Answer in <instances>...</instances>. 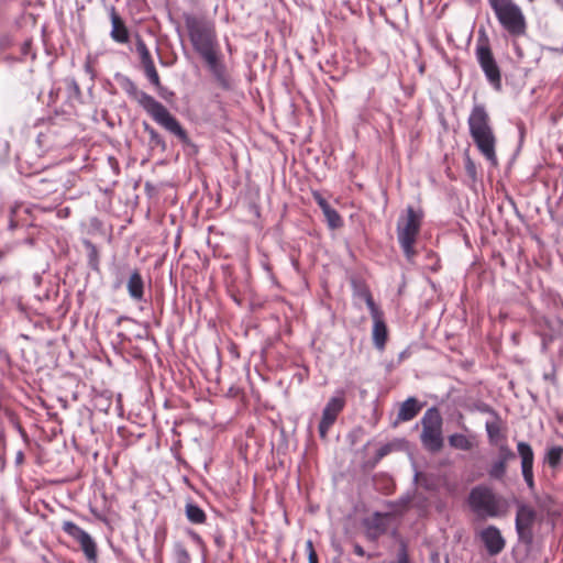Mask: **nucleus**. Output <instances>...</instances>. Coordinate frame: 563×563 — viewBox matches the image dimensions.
<instances>
[{
  "instance_id": "nucleus-1",
  "label": "nucleus",
  "mask_w": 563,
  "mask_h": 563,
  "mask_svg": "<svg viewBox=\"0 0 563 563\" xmlns=\"http://www.w3.org/2000/svg\"><path fill=\"white\" fill-rule=\"evenodd\" d=\"M120 88L162 128L176 136L184 145H194L187 131L168 109L147 92L140 90L135 82L121 73L114 75Z\"/></svg>"
},
{
  "instance_id": "nucleus-2",
  "label": "nucleus",
  "mask_w": 563,
  "mask_h": 563,
  "mask_svg": "<svg viewBox=\"0 0 563 563\" xmlns=\"http://www.w3.org/2000/svg\"><path fill=\"white\" fill-rule=\"evenodd\" d=\"M470 135L479 153L493 165L498 164L496 155V143L490 117L486 107L482 103H475L467 119Z\"/></svg>"
},
{
  "instance_id": "nucleus-3",
  "label": "nucleus",
  "mask_w": 563,
  "mask_h": 563,
  "mask_svg": "<svg viewBox=\"0 0 563 563\" xmlns=\"http://www.w3.org/2000/svg\"><path fill=\"white\" fill-rule=\"evenodd\" d=\"M185 25L194 51L206 57L220 49L216 24L206 15L184 13Z\"/></svg>"
},
{
  "instance_id": "nucleus-4",
  "label": "nucleus",
  "mask_w": 563,
  "mask_h": 563,
  "mask_svg": "<svg viewBox=\"0 0 563 563\" xmlns=\"http://www.w3.org/2000/svg\"><path fill=\"white\" fill-rule=\"evenodd\" d=\"M423 211L412 206H407L406 216L400 217L397 223V239L408 261L416 256L415 243L422 224Z\"/></svg>"
},
{
  "instance_id": "nucleus-5",
  "label": "nucleus",
  "mask_w": 563,
  "mask_h": 563,
  "mask_svg": "<svg viewBox=\"0 0 563 563\" xmlns=\"http://www.w3.org/2000/svg\"><path fill=\"white\" fill-rule=\"evenodd\" d=\"M500 25L512 36L526 33L525 15L518 4L512 0H488Z\"/></svg>"
},
{
  "instance_id": "nucleus-6",
  "label": "nucleus",
  "mask_w": 563,
  "mask_h": 563,
  "mask_svg": "<svg viewBox=\"0 0 563 563\" xmlns=\"http://www.w3.org/2000/svg\"><path fill=\"white\" fill-rule=\"evenodd\" d=\"M471 510L478 518H495L500 516V499L492 488L478 485L471 489L467 498Z\"/></svg>"
},
{
  "instance_id": "nucleus-7",
  "label": "nucleus",
  "mask_w": 563,
  "mask_h": 563,
  "mask_svg": "<svg viewBox=\"0 0 563 563\" xmlns=\"http://www.w3.org/2000/svg\"><path fill=\"white\" fill-rule=\"evenodd\" d=\"M422 432L420 440L424 449L435 453L443 448L442 424L440 411L435 407L426 410L421 418Z\"/></svg>"
},
{
  "instance_id": "nucleus-8",
  "label": "nucleus",
  "mask_w": 563,
  "mask_h": 563,
  "mask_svg": "<svg viewBox=\"0 0 563 563\" xmlns=\"http://www.w3.org/2000/svg\"><path fill=\"white\" fill-rule=\"evenodd\" d=\"M63 531L79 543L88 563H98V548L92 537L73 521H64Z\"/></svg>"
},
{
  "instance_id": "nucleus-9",
  "label": "nucleus",
  "mask_w": 563,
  "mask_h": 563,
  "mask_svg": "<svg viewBox=\"0 0 563 563\" xmlns=\"http://www.w3.org/2000/svg\"><path fill=\"white\" fill-rule=\"evenodd\" d=\"M475 53L477 62L484 71L486 79L495 89L499 90L501 87L500 69L489 45L487 43L477 44Z\"/></svg>"
},
{
  "instance_id": "nucleus-10",
  "label": "nucleus",
  "mask_w": 563,
  "mask_h": 563,
  "mask_svg": "<svg viewBox=\"0 0 563 563\" xmlns=\"http://www.w3.org/2000/svg\"><path fill=\"white\" fill-rule=\"evenodd\" d=\"M536 510L527 505L519 504L516 512V531L520 541L531 544L533 540L532 526L536 521Z\"/></svg>"
},
{
  "instance_id": "nucleus-11",
  "label": "nucleus",
  "mask_w": 563,
  "mask_h": 563,
  "mask_svg": "<svg viewBox=\"0 0 563 563\" xmlns=\"http://www.w3.org/2000/svg\"><path fill=\"white\" fill-rule=\"evenodd\" d=\"M207 65L212 77L217 81L218 86L223 90H231L233 88L231 77L228 73L225 63L221 49L201 58Z\"/></svg>"
},
{
  "instance_id": "nucleus-12",
  "label": "nucleus",
  "mask_w": 563,
  "mask_h": 563,
  "mask_svg": "<svg viewBox=\"0 0 563 563\" xmlns=\"http://www.w3.org/2000/svg\"><path fill=\"white\" fill-rule=\"evenodd\" d=\"M517 453L520 457L521 474L530 492H534L536 483L533 475L534 452L532 446L526 441L517 443Z\"/></svg>"
},
{
  "instance_id": "nucleus-13",
  "label": "nucleus",
  "mask_w": 563,
  "mask_h": 563,
  "mask_svg": "<svg viewBox=\"0 0 563 563\" xmlns=\"http://www.w3.org/2000/svg\"><path fill=\"white\" fill-rule=\"evenodd\" d=\"M136 52L140 56V62L142 64V67L144 69V74H145L147 80L161 93V91L164 88L162 86L159 75L156 70L154 60L151 56V53H150L145 42L140 36H137V38H136Z\"/></svg>"
},
{
  "instance_id": "nucleus-14",
  "label": "nucleus",
  "mask_w": 563,
  "mask_h": 563,
  "mask_svg": "<svg viewBox=\"0 0 563 563\" xmlns=\"http://www.w3.org/2000/svg\"><path fill=\"white\" fill-rule=\"evenodd\" d=\"M515 459V453L507 444L498 448V457L492 463L487 473L492 479L501 481L507 473V463Z\"/></svg>"
},
{
  "instance_id": "nucleus-15",
  "label": "nucleus",
  "mask_w": 563,
  "mask_h": 563,
  "mask_svg": "<svg viewBox=\"0 0 563 563\" xmlns=\"http://www.w3.org/2000/svg\"><path fill=\"white\" fill-rule=\"evenodd\" d=\"M481 540L490 555L499 554L506 544L500 530L495 526H488L483 529L481 531Z\"/></svg>"
},
{
  "instance_id": "nucleus-16",
  "label": "nucleus",
  "mask_w": 563,
  "mask_h": 563,
  "mask_svg": "<svg viewBox=\"0 0 563 563\" xmlns=\"http://www.w3.org/2000/svg\"><path fill=\"white\" fill-rule=\"evenodd\" d=\"M110 20H111V32L110 36L111 38L120 44H124L129 42V30L125 26L124 21L121 19V16L117 13V10L114 7L110 8Z\"/></svg>"
},
{
  "instance_id": "nucleus-17",
  "label": "nucleus",
  "mask_w": 563,
  "mask_h": 563,
  "mask_svg": "<svg viewBox=\"0 0 563 563\" xmlns=\"http://www.w3.org/2000/svg\"><path fill=\"white\" fill-rule=\"evenodd\" d=\"M126 289L133 301H144V280L139 269L131 272L126 283Z\"/></svg>"
},
{
  "instance_id": "nucleus-18",
  "label": "nucleus",
  "mask_w": 563,
  "mask_h": 563,
  "mask_svg": "<svg viewBox=\"0 0 563 563\" xmlns=\"http://www.w3.org/2000/svg\"><path fill=\"white\" fill-rule=\"evenodd\" d=\"M373 343L374 346L378 350H384L387 338H388V331L387 325L383 319V317H377L373 319Z\"/></svg>"
},
{
  "instance_id": "nucleus-19",
  "label": "nucleus",
  "mask_w": 563,
  "mask_h": 563,
  "mask_svg": "<svg viewBox=\"0 0 563 563\" xmlns=\"http://www.w3.org/2000/svg\"><path fill=\"white\" fill-rule=\"evenodd\" d=\"M421 405L418 400L415 397H409L400 405L397 420L410 421L419 413Z\"/></svg>"
},
{
  "instance_id": "nucleus-20",
  "label": "nucleus",
  "mask_w": 563,
  "mask_h": 563,
  "mask_svg": "<svg viewBox=\"0 0 563 563\" xmlns=\"http://www.w3.org/2000/svg\"><path fill=\"white\" fill-rule=\"evenodd\" d=\"M563 461V446L551 445L548 446L543 456V464L556 471Z\"/></svg>"
},
{
  "instance_id": "nucleus-21",
  "label": "nucleus",
  "mask_w": 563,
  "mask_h": 563,
  "mask_svg": "<svg viewBox=\"0 0 563 563\" xmlns=\"http://www.w3.org/2000/svg\"><path fill=\"white\" fill-rule=\"evenodd\" d=\"M185 515L187 520L192 525H202L207 522L206 512L194 501H188L185 505Z\"/></svg>"
},
{
  "instance_id": "nucleus-22",
  "label": "nucleus",
  "mask_w": 563,
  "mask_h": 563,
  "mask_svg": "<svg viewBox=\"0 0 563 563\" xmlns=\"http://www.w3.org/2000/svg\"><path fill=\"white\" fill-rule=\"evenodd\" d=\"M501 424L503 421L500 416H495L494 419L486 421L485 429L490 444H496L501 438H504L501 434Z\"/></svg>"
},
{
  "instance_id": "nucleus-23",
  "label": "nucleus",
  "mask_w": 563,
  "mask_h": 563,
  "mask_svg": "<svg viewBox=\"0 0 563 563\" xmlns=\"http://www.w3.org/2000/svg\"><path fill=\"white\" fill-rule=\"evenodd\" d=\"M451 448L461 451H470L474 446V437H467L462 433H453L448 438Z\"/></svg>"
},
{
  "instance_id": "nucleus-24",
  "label": "nucleus",
  "mask_w": 563,
  "mask_h": 563,
  "mask_svg": "<svg viewBox=\"0 0 563 563\" xmlns=\"http://www.w3.org/2000/svg\"><path fill=\"white\" fill-rule=\"evenodd\" d=\"M345 407V397L343 391H339L338 395L331 397L324 406L322 412H328L338 418L340 412Z\"/></svg>"
},
{
  "instance_id": "nucleus-25",
  "label": "nucleus",
  "mask_w": 563,
  "mask_h": 563,
  "mask_svg": "<svg viewBox=\"0 0 563 563\" xmlns=\"http://www.w3.org/2000/svg\"><path fill=\"white\" fill-rule=\"evenodd\" d=\"M143 129L148 135L151 147H159L164 152L167 145L163 136L146 122H143Z\"/></svg>"
},
{
  "instance_id": "nucleus-26",
  "label": "nucleus",
  "mask_w": 563,
  "mask_h": 563,
  "mask_svg": "<svg viewBox=\"0 0 563 563\" xmlns=\"http://www.w3.org/2000/svg\"><path fill=\"white\" fill-rule=\"evenodd\" d=\"M82 243L87 250L88 266L92 271L99 272V252L97 246L89 240H84Z\"/></svg>"
},
{
  "instance_id": "nucleus-27",
  "label": "nucleus",
  "mask_w": 563,
  "mask_h": 563,
  "mask_svg": "<svg viewBox=\"0 0 563 563\" xmlns=\"http://www.w3.org/2000/svg\"><path fill=\"white\" fill-rule=\"evenodd\" d=\"M173 560L174 563H191V556L181 541L173 544Z\"/></svg>"
},
{
  "instance_id": "nucleus-28",
  "label": "nucleus",
  "mask_w": 563,
  "mask_h": 563,
  "mask_svg": "<svg viewBox=\"0 0 563 563\" xmlns=\"http://www.w3.org/2000/svg\"><path fill=\"white\" fill-rule=\"evenodd\" d=\"M336 419V417L328 412H322V417L318 427L319 435L322 440H325L328 438V432L330 428L334 424Z\"/></svg>"
},
{
  "instance_id": "nucleus-29",
  "label": "nucleus",
  "mask_w": 563,
  "mask_h": 563,
  "mask_svg": "<svg viewBox=\"0 0 563 563\" xmlns=\"http://www.w3.org/2000/svg\"><path fill=\"white\" fill-rule=\"evenodd\" d=\"M323 214L325 217L328 225L331 229H338V228L342 227V224H343L342 218L339 214V212L335 209H333L332 207H330L329 209L323 211Z\"/></svg>"
},
{
  "instance_id": "nucleus-30",
  "label": "nucleus",
  "mask_w": 563,
  "mask_h": 563,
  "mask_svg": "<svg viewBox=\"0 0 563 563\" xmlns=\"http://www.w3.org/2000/svg\"><path fill=\"white\" fill-rule=\"evenodd\" d=\"M63 82L66 86L68 99H79L81 97V90L75 78H65Z\"/></svg>"
},
{
  "instance_id": "nucleus-31",
  "label": "nucleus",
  "mask_w": 563,
  "mask_h": 563,
  "mask_svg": "<svg viewBox=\"0 0 563 563\" xmlns=\"http://www.w3.org/2000/svg\"><path fill=\"white\" fill-rule=\"evenodd\" d=\"M464 168H465V173L466 175L473 180L475 181L477 179V168H476V164L475 162L471 158L470 155H465V158H464Z\"/></svg>"
},
{
  "instance_id": "nucleus-32",
  "label": "nucleus",
  "mask_w": 563,
  "mask_h": 563,
  "mask_svg": "<svg viewBox=\"0 0 563 563\" xmlns=\"http://www.w3.org/2000/svg\"><path fill=\"white\" fill-rule=\"evenodd\" d=\"M365 302H366L367 308L369 309V312H371V316L373 319H375L377 317H383V313L376 306L369 290H366V301Z\"/></svg>"
},
{
  "instance_id": "nucleus-33",
  "label": "nucleus",
  "mask_w": 563,
  "mask_h": 563,
  "mask_svg": "<svg viewBox=\"0 0 563 563\" xmlns=\"http://www.w3.org/2000/svg\"><path fill=\"white\" fill-rule=\"evenodd\" d=\"M186 533L199 547L202 554H205V552L207 550V545H206V542L203 541V539L201 538V536L192 529H187Z\"/></svg>"
},
{
  "instance_id": "nucleus-34",
  "label": "nucleus",
  "mask_w": 563,
  "mask_h": 563,
  "mask_svg": "<svg viewBox=\"0 0 563 563\" xmlns=\"http://www.w3.org/2000/svg\"><path fill=\"white\" fill-rule=\"evenodd\" d=\"M212 539H213L216 547L219 550H223L225 548V545H227L225 537H224L223 532L218 527H216V529L212 533Z\"/></svg>"
},
{
  "instance_id": "nucleus-35",
  "label": "nucleus",
  "mask_w": 563,
  "mask_h": 563,
  "mask_svg": "<svg viewBox=\"0 0 563 563\" xmlns=\"http://www.w3.org/2000/svg\"><path fill=\"white\" fill-rule=\"evenodd\" d=\"M394 449V445L391 443H386L382 445L375 454L374 462L378 463L382 459H384L386 455H388Z\"/></svg>"
},
{
  "instance_id": "nucleus-36",
  "label": "nucleus",
  "mask_w": 563,
  "mask_h": 563,
  "mask_svg": "<svg viewBox=\"0 0 563 563\" xmlns=\"http://www.w3.org/2000/svg\"><path fill=\"white\" fill-rule=\"evenodd\" d=\"M536 504L538 507L542 510H550V505L552 504V499L549 496H545L544 498L536 496Z\"/></svg>"
},
{
  "instance_id": "nucleus-37",
  "label": "nucleus",
  "mask_w": 563,
  "mask_h": 563,
  "mask_svg": "<svg viewBox=\"0 0 563 563\" xmlns=\"http://www.w3.org/2000/svg\"><path fill=\"white\" fill-rule=\"evenodd\" d=\"M390 563H409V556L407 553V548L405 544H401L398 553H397V560L395 562Z\"/></svg>"
},
{
  "instance_id": "nucleus-38",
  "label": "nucleus",
  "mask_w": 563,
  "mask_h": 563,
  "mask_svg": "<svg viewBox=\"0 0 563 563\" xmlns=\"http://www.w3.org/2000/svg\"><path fill=\"white\" fill-rule=\"evenodd\" d=\"M313 198L318 206L321 208L322 212L331 207L329 202L319 192H314Z\"/></svg>"
},
{
  "instance_id": "nucleus-39",
  "label": "nucleus",
  "mask_w": 563,
  "mask_h": 563,
  "mask_svg": "<svg viewBox=\"0 0 563 563\" xmlns=\"http://www.w3.org/2000/svg\"><path fill=\"white\" fill-rule=\"evenodd\" d=\"M477 409H478L481 412L489 413V415L493 417V419L495 418V416H499V415L497 413V411H496L494 408H492L489 405H487V404H481V405L477 407Z\"/></svg>"
},
{
  "instance_id": "nucleus-40",
  "label": "nucleus",
  "mask_w": 563,
  "mask_h": 563,
  "mask_svg": "<svg viewBox=\"0 0 563 563\" xmlns=\"http://www.w3.org/2000/svg\"><path fill=\"white\" fill-rule=\"evenodd\" d=\"M306 550H307V553H308V562L310 563L311 562V559L312 556L314 558H318L316 551H314V548H313V543L311 540H307L306 542Z\"/></svg>"
},
{
  "instance_id": "nucleus-41",
  "label": "nucleus",
  "mask_w": 563,
  "mask_h": 563,
  "mask_svg": "<svg viewBox=\"0 0 563 563\" xmlns=\"http://www.w3.org/2000/svg\"><path fill=\"white\" fill-rule=\"evenodd\" d=\"M59 90L60 88H55L53 87L48 93V98H49V102L52 103H55L57 98H58V93H59Z\"/></svg>"
},
{
  "instance_id": "nucleus-42",
  "label": "nucleus",
  "mask_w": 563,
  "mask_h": 563,
  "mask_svg": "<svg viewBox=\"0 0 563 563\" xmlns=\"http://www.w3.org/2000/svg\"><path fill=\"white\" fill-rule=\"evenodd\" d=\"M353 550H354V553L358 556H364L365 555V550L363 549V547H361L358 543H355L353 545Z\"/></svg>"
},
{
  "instance_id": "nucleus-43",
  "label": "nucleus",
  "mask_w": 563,
  "mask_h": 563,
  "mask_svg": "<svg viewBox=\"0 0 563 563\" xmlns=\"http://www.w3.org/2000/svg\"><path fill=\"white\" fill-rule=\"evenodd\" d=\"M24 461V453L22 451H19L15 455V464L20 465Z\"/></svg>"
},
{
  "instance_id": "nucleus-44",
  "label": "nucleus",
  "mask_w": 563,
  "mask_h": 563,
  "mask_svg": "<svg viewBox=\"0 0 563 563\" xmlns=\"http://www.w3.org/2000/svg\"><path fill=\"white\" fill-rule=\"evenodd\" d=\"M122 284H123L122 278H118V279L115 280V283L113 284V288H114V289H118V288H120V287L122 286Z\"/></svg>"
},
{
  "instance_id": "nucleus-45",
  "label": "nucleus",
  "mask_w": 563,
  "mask_h": 563,
  "mask_svg": "<svg viewBox=\"0 0 563 563\" xmlns=\"http://www.w3.org/2000/svg\"><path fill=\"white\" fill-rule=\"evenodd\" d=\"M554 3L561 9L563 10V0H553Z\"/></svg>"
},
{
  "instance_id": "nucleus-46",
  "label": "nucleus",
  "mask_w": 563,
  "mask_h": 563,
  "mask_svg": "<svg viewBox=\"0 0 563 563\" xmlns=\"http://www.w3.org/2000/svg\"><path fill=\"white\" fill-rule=\"evenodd\" d=\"M15 228H16V223L13 220H11L9 223V229L14 230Z\"/></svg>"
},
{
  "instance_id": "nucleus-47",
  "label": "nucleus",
  "mask_w": 563,
  "mask_h": 563,
  "mask_svg": "<svg viewBox=\"0 0 563 563\" xmlns=\"http://www.w3.org/2000/svg\"><path fill=\"white\" fill-rule=\"evenodd\" d=\"M34 280L38 285L42 280L41 276L38 274L34 275Z\"/></svg>"
},
{
  "instance_id": "nucleus-48",
  "label": "nucleus",
  "mask_w": 563,
  "mask_h": 563,
  "mask_svg": "<svg viewBox=\"0 0 563 563\" xmlns=\"http://www.w3.org/2000/svg\"><path fill=\"white\" fill-rule=\"evenodd\" d=\"M439 267H440L439 263L433 264V266H432V271H434V272H435V271H438V269H439Z\"/></svg>"
},
{
  "instance_id": "nucleus-49",
  "label": "nucleus",
  "mask_w": 563,
  "mask_h": 563,
  "mask_svg": "<svg viewBox=\"0 0 563 563\" xmlns=\"http://www.w3.org/2000/svg\"><path fill=\"white\" fill-rule=\"evenodd\" d=\"M366 290L367 289H364L362 292H361V296L364 298V300L366 301Z\"/></svg>"
},
{
  "instance_id": "nucleus-50",
  "label": "nucleus",
  "mask_w": 563,
  "mask_h": 563,
  "mask_svg": "<svg viewBox=\"0 0 563 563\" xmlns=\"http://www.w3.org/2000/svg\"><path fill=\"white\" fill-rule=\"evenodd\" d=\"M59 212H63V214H68L69 210H68V208H66L64 210H60Z\"/></svg>"
},
{
  "instance_id": "nucleus-51",
  "label": "nucleus",
  "mask_w": 563,
  "mask_h": 563,
  "mask_svg": "<svg viewBox=\"0 0 563 563\" xmlns=\"http://www.w3.org/2000/svg\"><path fill=\"white\" fill-rule=\"evenodd\" d=\"M59 212H63V214H68L69 210H68V208H66L64 210H60Z\"/></svg>"
},
{
  "instance_id": "nucleus-52",
  "label": "nucleus",
  "mask_w": 563,
  "mask_h": 563,
  "mask_svg": "<svg viewBox=\"0 0 563 563\" xmlns=\"http://www.w3.org/2000/svg\"><path fill=\"white\" fill-rule=\"evenodd\" d=\"M310 563H318V558L312 556V559H311V562H310Z\"/></svg>"
},
{
  "instance_id": "nucleus-53",
  "label": "nucleus",
  "mask_w": 563,
  "mask_h": 563,
  "mask_svg": "<svg viewBox=\"0 0 563 563\" xmlns=\"http://www.w3.org/2000/svg\"><path fill=\"white\" fill-rule=\"evenodd\" d=\"M49 190L56 191L57 189L52 186Z\"/></svg>"
},
{
  "instance_id": "nucleus-54",
  "label": "nucleus",
  "mask_w": 563,
  "mask_h": 563,
  "mask_svg": "<svg viewBox=\"0 0 563 563\" xmlns=\"http://www.w3.org/2000/svg\"><path fill=\"white\" fill-rule=\"evenodd\" d=\"M332 563H341L339 560H334Z\"/></svg>"
}]
</instances>
